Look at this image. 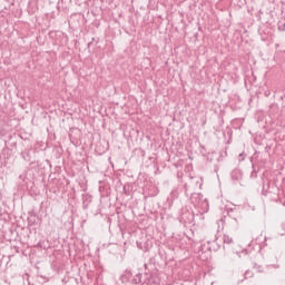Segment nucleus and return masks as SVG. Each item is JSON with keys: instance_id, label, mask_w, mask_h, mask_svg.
Instances as JSON below:
<instances>
[{"instance_id": "39448f33", "label": "nucleus", "mask_w": 285, "mask_h": 285, "mask_svg": "<svg viewBox=\"0 0 285 285\" xmlns=\"http://www.w3.org/2000/svg\"><path fill=\"white\" fill-rule=\"evenodd\" d=\"M277 28L281 32H284V30H285V19H282V20L278 21Z\"/></svg>"}, {"instance_id": "ddd939ff", "label": "nucleus", "mask_w": 285, "mask_h": 285, "mask_svg": "<svg viewBox=\"0 0 285 285\" xmlns=\"http://www.w3.org/2000/svg\"><path fill=\"white\" fill-rule=\"evenodd\" d=\"M263 195H265V196H266V191H264V187H263Z\"/></svg>"}, {"instance_id": "4468645a", "label": "nucleus", "mask_w": 285, "mask_h": 285, "mask_svg": "<svg viewBox=\"0 0 285 285\" xmlns=\"http://www.w3.org/2000/svg\"><path fill=\"white\" fill-rule=\"evenodd\" d=\"M215 242H217V236H215Z\"/></svg>"}, {"instance_id": "f8f14e48", "label": "nucleus", "mask_w": 285, "mask_h": 285, "mask_svg": "<svg viewBox=\"0 0 285 285\" xmlns=\"http://www.w3.org/2000/svg\"><path fill=\"white\" fill-rule=\"evenodd\" d=\"M148 285H155V282H153V278L150 281V283Z\"/></svg>"}, {"instance_id": "f03ea898", "label": "nucleus", "mask_w": 285, "mask_h": 285, "mask_svg": "<svg viewBox=\"0 0 285 285\" xmlns=\"http://www.w3.org/2000/svg\"><path fill=\"white\" fill-rule=\"evenodd\" d=\"M190 202L194 206H199V204H204L206 199H204V195L202 193H194L190 195Z\"/></svg>"}, {"instance_id": "f257e3e1", "label": "nucleus", "mask_w": 285, "mask_h": 285, "mask_svg": "<svg viewBox=\"0 0 285 285\" xmlns=\"http://www.w3.org/2000/svg\"><path fill=\"white\" fill-rule=\"evenodd\" d=\"M153 278H147L146 281L141 279V274H136L135 276L132 275V272L126 271L121 276H120V282L125 285H149Z\"/></svg>"}, {"instance_id": "423d86ee", "label": "nucleus", "mask_w": 285, "mask_h": 285, "mask_svg": "<svg viewBox=\"0 0 285 285\" xmlns=\"http://www.w3.org/2000/svg\"><path fill=\"white\" fill-rule=\"evenodd\" d=\"M233 213H235L234 210H230L227 213L228 217H230L233 219V222H235L236 224H239L237 216H235Z\"/></svg>"}, {"instance_id": "6e6552de", "label": "nucleus", "mask_w": 285, "mask_h": 285, "mask_svg": "<svg viewBox=\"0 0 285 285\" xmlns=\"http://www.w3.org/2000/svg\"><path fill=\"white\" fill-rule=\"evenodd\" d=\"M248 277H253V272L250 271L245 272V279H248Z\"/></svg>"}, {"instance_id": "20e7f679", "label": "nucleus", "mask_w": 285, "mask_h": 285, "mask_svg": "<svg viewBox=\"0 0 285 285\" xmlns=\"http://www.w3.org/2000/svg\"><path fill=\"white\" fill-rule=\"evenodd\" d=\"M21 157L22 159H24V161H30V159H32V157L30 156V149L22 151Z\"/></svg>"}, {"instance_id": "7ed1b4c3", "label": "nucleus", "mask_w": 285, "mask_h": 285, "mask_svg": "<svg viewBox=\"0 0 285 285\" xmlns=\"http://www.w3.org/2000/svg\"><path fill=\"white\" fill-rule=\"evenodd\" d=\"M223 248L226 249L227 248H230V246H235V239L233 238V236L228 235V234H225L223 236Z\"/></svg>"}, {"instance_id": "9d476101", "label": "nucleus", "mask_w": 285, "mask_h": 285, "mask_svg": "<svg viewBox=\"0 0 285 285\" xmlns=\"http://www.w3.org/2000/svg\"><path fill=\"white\" fill-rule=\"evenodd\" d=\"M32 215H37V213L35 210L29 212V217H32Z\"/></svg>"}, {"instance_id": "0eeeda50", "label": "nucleus", "mask_w": 285, "mask_h": 285, "mask_svg": "<svg viewBox=\"0 0 285 285\" xmlns=\"http://www.w3.org/2000/svg\"><path fill=\"white\" fill-rule=\"evenodd\" d=\"M36 222H37V215H31V216H29L28 217V223L29 224H36Z\"/></svg>"}, {"instance_id": "1a4fd4ad", "label": "nucleus", "mask_w": 285, "mask_h": 285, "mask_svg": "<svg viewBox=\"0 0 285 285\" xmlns=\"http://www.w3.org/2000/svg\"><path fill=\"white\" fill-rule=\"evenodd\" d=\"M283 232H279V235L284 236L285 235V224L282 225Z\"/></svg>"}, {"instance_id": "9b49d317", "label": "nucleus", "mask_w": 285, "mask_h": 285, "mask_svg": "<svg viewBox=\"0 0 285 285\" xmlns=\"http://www.w3.org/2000/svg\"><path fill=\"white\" fill-rule=\"evenodd\" d=\"M185 193H188V185H185Z\"/></svg>"}]
</instances>
